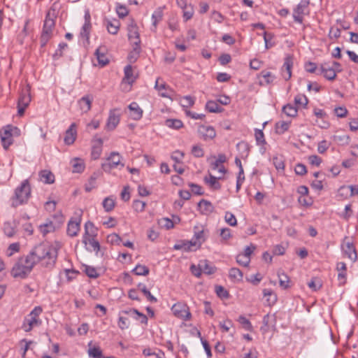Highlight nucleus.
<instances>
[{
  "mask_svg": "<svg viewBox=\"0 0 358 358\" xmlns=\"http://www.w3.org/2000/svg\"><path fill=\"white\" fill-rule=\"evenodd\" d=\"M95 55L96 57V59L98 60L99 64L103 66L108 64L109 60L107 58V57L105 55L104 53L100 52V48H97L95 51Z\"/></svg>",
  "mask_w": 358,
  "mask_h": 358,
  "instance_id": "obj_55",
  "label": "nucleus"
},
{
  "mask_svg": "<svg viewBox=\"0 0 358 358\" xmlns=\"http://www.w3.org/2000/svg\"><path fill=\"white\" fill-rule=\"evenodd\" d=\"M163 8L164 7L157 8L152 15V27H154V31L156 30L157 24L162 21L163 17Z\"/></svg>",
  "mask_w": 358,
  "mask_h": 358,
  "instance_id": "obj_30",
  "label": "nucleus"
},
{
  "mask_svg": "<svg viewBox=\"0 0 358 358\" xmlns=\"http://www.w3.org/2000/svg\"><path fill=\"white\" fill-rule=\"evenodd\" d=\"M41 180L45 184H52L55 181L54 174L48 170H43L39 173Z\"/></svg>",
  "mask_w": 358,
  "mask_h": 358,
  "instance_id": "obj_29",
  "label": "nucleus"
},
{
  "mask_svg": "<svg viewBox=\"0 0 358 358\" xmlns=\"http://www.w3.org/2000/svg\"><path fill=\"white\" fill-rule=\"evenodd\" d=\"M345 255L352 262H355L357 259V254L356 249L353 244L350 242H347L343 247Z\"/></svg>",
  "mask_w": 358,
  "mask_h": 358,
  "instance_id": "obj_21",
  "label": "nucleus"
},
{
  "mask_svg": "<svg viewBox=\"0 0 358 358\" xmlns=\"http://www.w3.org/2000/svg\"><path fill=\"white\" fill-rule=\"evenodd\" d=\"M138 288L144 294V295L147 297L148 300L152 303L157 302V298L155 297L147 289L146 285L143 283H138Z\"/></svg>",
  "mask_w": 358,
  "mask_h": 358,
  "instance_id": "obj_42",
  "label": "nucleus"
},
{
  "mask_svg": "<svg viewBox=\"0 0 358 358\" xmlns=\"http://www.w3.org/2000/svg\"><path fill=\"white\" fill-rule=\"evenodd\" d=\"M308 100L303 94H298L294 97V103L296 106H303L306 107L308 104Z\"/></svg>",
  "mask_w": 358,
  "mask_h": 358,
  "instance_id": "obj_59",
  "label": "nucleus"
},
{
  "mask_svg": "<svg viewBox=\"0 0 358 358\" xmlns=\"http://www.w3.org/2000/svg\"><path fill=\"white\" fill-rule=\"evenodd\" d=\"M55 20L53 17H50V12L49 11L48 12L44 21L42 33L52 37V29L55 27Z\"/></svg>",
  "mask_w": 358,
  "mask_h": 358,
  "instance_id": "obj_19",
  "label": "nucleus"
},
{
  "mask_svg": "<svg viewBox=\"0 0 358 358\" xmlns=\"http://www.w3.org/2000/svg\"><path fill=\"white\" fill-rule=\"evenodd\" d=\"M336 71L330 66L329 63L324 62L320 64L317 75H323L329 80H334L336 77Z\"/></svg>",
  "mask_w": 358,
  "mask_h": 358,
  "instance_id": "obj_11",
  "label": "nucleus"
},
{
  "mask_svg": "<svg viewBox=\"0 0 358 358\" xmlns=\"http://www.w3.org/2000/svg\"><path fill=\"white\" fill-rule=\"evenodd\" d=\"M282 112L288 117H294L297 115V108L290 103L284 106L282 109Z\"/></svg>",
  "mask_w": 358,
  "mask_h": 358,
  "instance_id": "obj_44",
  "label": "nucleus"
},
{
  "mask_svg": "<svg viewBox=\"0 0 358 358\" xmlns=\"http://www.w3.org/2000/svg\"><path fill=\"white\" fill-rule=\"evenodd\" d=\"M73 173H82L85 169L83 161L78 158H75L71 162Z\"/></svg>",
  "mask_w": 358,
  "mask_h": 358,
  "instance_id": "obj_39",
  "label": "nucleus"
},
{
  "mask_svg": "<svg viewBox=\"0 0 358 358\" xmlns=\"http://www.w3.org/2000/svg\"><path fill=\"white\" fill-rule=\"evenodd\" d=\"M123 313L120 312V316L118 318L117 325L122 330L128 329L130 325V322L128 317L123 316Z\"/></svg>",
  "mask_w": 358,
  "mask_h": 358,
  "instance_id": "obj_51",
  "label": "nucleus"
},
{
  "mask_svg": "<svg viewBox=\"0 0 358 358\" xmlns=\"http://www.w3.org/2000/svg\"><path fill=\"white\" fill-rule=\"evenodd\" d=\"M215 292L222 299H227L229 296L228 291L221 285L215 286Z\"/></svg>",
  "mask_w": 358,
  "mask_h": 358,
  "instance_id": "obj_63",
  "label": "nucleus"
},
{
  "mask_svg": "<svg viewBox=\"0 0 358 358\" xmlns=\"http://www.w3.org/2000/svg\"><path fill=\"white\" fill-rule=\"evenodd\" d=\"M97 235V229L95 227L93 222L88 221L85 224V234L83 237V242L86 245L87 250L90 252H96V253L100 250L99 243L95 240L94 237Z\"/></svg>",
  "mask_w": 358,
  "mask_h": 358,
  "instance_id": "obj_4",
  "label": "nucleus"
},
{
  "mask_svg": "<svg viewBox=\"0 0 358 358\" xmlns=\"http://www.w3.org/2000/svg\"><path fill=\"white\" fill-rule=\"evenodd\" d=\"M159 81L160 78H158L156 80L155 88L159 92L160 96H162V97H169V95L166 94L164 92H163V90H166L169 87V86L164 82L160 83Z\"/></svg>",
  "mask_w": 358,
  "mask_h": 358,
  "instance_id": "obj_46",
  "label": "nucleus"
},
{
  "mask_svg": "<svg viewBox=\"0 0 358 358\" xmlns=\"http://www.w3.org/2000/svg\"><path fill=\"white\" fill-rule=\"evenodd\" d=\"M222 177L216 178L211 173H209V177L204 178V182L209 185V187L213 189H220L221 188L220 183L217 181L222 179Z\"/></svg>",
  "mask_w": 358,
  "mask_h": 358,
  "instance_id": "obj_27",
  "label": "nucleus"
},
{
  "mask_svg": "<svg viewBox=\"0 0 358 358\" xmlns=\"http://www.w3.org/2000/svg\"><path fill=\"white\" fill-rule=\"evenodd\" d=\"M92 101V99L89 95L83 96L78 101V105L80 110L84 113L88 112L91 108Z\"/></svg>",
  "mask_w": 358,
  "mask_h": 358,
  "instance_id": "obj_26",
  "label": "nucleus"
},
{
  "mask_svg": "<svg viewBox=\"0 0 358 358\" xmlns=\"http://www.w3.org/2000/svg\"><path fill=\"white\" fill-rule=\"evenodd\" d=\"M225 222L230 226L234 227L237 224V220L235 215L231 212H226L224 215Z\"/></svg>",
  "mask_w": 358,
  "mask_h": 358,
  "instance_id": "obj_61",
  "label": "nucleus"
},
{
  "mask_svg": "<svg viewBox=\"0 0 358 358\" xmlns=\"http://www.w3.org/2000/svg\"><path fill=\"white\" fill-rule=\"evenodd\" d=\"M333 141L339 145H347L350 143V138L348 135H334L332 136Z\"/></svg>",
  "mask_w": 358,
  "mask_h": 358,
  "instance_id": "obj_38",
  "label": "nucleus"
},
{
  "mask_svg": "<svg viewBox=\"0 0 358 358\" xmlns=\"http://www.w3.org/2000/svg\"><path fill=\"white\" fill-rule=\"evenodd\" d=\"M81 219L78 218V220H70L67 225V234L69 236L73 237L78 235L80 230Z\"/></svg>",
  "mask_w": 358,
  "mask_h": 358,
  "instance_id": "obj_23",
  "label": "nucleus"
},
{
  "mask_svg": "<svg viewBox=\"0 0 358 358\" xmlns=\"http://www.w3.org/2000/svg\"><path fill=\"white\" fill-rule=\"evenodd\" d=\"M291 124V122H286V121H280L275 123V132L278 134H282L285 131H287L289 128V125Z\"/></svg>",
  "mask_w": 358,
  "mask_h": 358,
  "instance_id": "obj_41",
  "label": "nucleus"
},
{
  "mask_svg": "<svg viewBox=\"0 0 358 358\" xmlns=\"http://www.w3.org/2000/svg\"><path fill=\"white\" fill-rule=\"evenodd\" d=\"M85 273L90 278H97L99 276L96 269L91 266H85Z\"/></svg>",
  "mask_w": 358,
  "mask_h": 358,
  "instance_id": "obj_60",
  "label": "nucleus"
},
{
  "mask_svg": "<svg viewBox=\"0 0 358 358\" xmlns=\"http://www.w3.org/2000/svg\"><path fill=\"white\" fill-rule=\"evenodd\" d=\"M237 321L243 326V328L247 331H251L252 330V325L250 320L243 315H240Z\"/></svg>",
  "mask_w": 358,
  "mask_h": 358,
  "instance_id": "obj_56",
  "label": "nucleus"
},
{
  "mask_svg": "<svg viewBox=\"0 0 358 358\" xmlns=\"http://www.w3.org/2000/svg\"><path fill=\"white\" fill-rule=\"evenodd\" d=\"M197 132L199 137L205 141L213 140L216 136L215 128L210 125L199 124Z\"/></svg>",
  "mask_w": 358,
  "mask_h": 358,
  "instance_id": "obj_7",
  "label": "nucleus"
},
{
  "mask_svg": "<svg viewBox=\"0 0 358 358\" xmlns=\"http://www.w3.org/2000/svg\"><path fill=\"white\" fill-rule=\"evenodd\" d=\"M115 109L110 110L109 112V116L107 120L106 127L108 130H114L118 125L120 117V115L115 113Z\"/></svg>",
  "mask_w": 358,
  "mask_h": 358,
  "instance_id": "obj_16",
  "label": "nucleus"
},
{
  "mask_svg": "<svg viewBox=\"0 0 358 358\" xmlns=\"http://www.w3.org/2000/svg\"><path fill=\"white\" fill-rule=\"evenodd\" d=\"M199 263L202 268V272H203L205 274L211 275L215 272L216 268L215 266L210 265L208 260H201Z\"/></svg>",
  "mask_w": 358,
  "mask_h": 358,
  "instance_id": "obj_36",
  "label": "nucleus"
},
{
  "mask_svg": "<svg viewBox=\"0 0 358 358\" xmlns=\"http://www.w3.org/2000/svg\"><path fill=\"white\" fill-rule=\"evenodd\" d=\"M55 227L51 220H47L44 224L39 226V231L43 235L55 231Z\"/></svg>",
  "mask_w": 358,
  "mask_h": 358,
  "instance_id": "obj_31",
  "label": "nucleus"
},
{
  "mask_svg": "<svg viewBox=\"0 0 358 358\" xmlns=\"http://www.w3.org/2000/svg\"><path fill=\"white\" fill-rule=\"evenodd\" d=\"M102 205L105 211L110 212L115 207V200L112 196L106 197L103 199Z\"/></svg>",
  "mask_w": 358,
  "mask_h": 358,
  "instance_id": "obj_49",
  "label": "nucleus"
},
{
  "mask_svg": "<svg viewBox=\"0 0 358 358\" xmlns=\"http://www.w3.org/2000/svg\"><path fill=\"white\" fill-rule=\"evenodd\" d=\"M3 232L8 237H13L15 234V229L10 222H6L3 225Z\"/></svg>",
  "mask_w": 358,
  "mask_h": 358,
  "instance_id": "obj_62",
  "label": "nucleus"
},
{
  "mask_svg": "<svg viewBox=\"0 0 358 358\" xmlns=\"http://www.w3.org/2000/svg\"><path fill=\"white\" fill-rule=\"evenodd\" d=\"M87 354L90 358H102L103 353L99 346L92 345V341L88 343Z\"/></svg>",
  "mask_w": 358,
  "mask_h": 358,
  "instance_id": "obj_25",
  "label": "nucleus"
},
{
  "mask_svg": "<svg viewBox=\"0 0 358 358\" xmlns=\"http://www.w3.org/2000/svg\"><path fill=\"white\" fill-rule=\"evenodd\" d=\"M28 255L34 260L35 265L41 262L43 266L52 269L56 264L58 250L49 243H42L36 245Z\"/></svg>",
  "mask_w": 358,
  "mask_h": 358,
  "instance_id": "obj_1",
  "label": "nucleus"
},
{
  "mask_svg": "<svg viewBox=\"0 0 358 358\" xmlns=\"http://www.w3.org/2000/svg\"><path fill=\"white\" fill-rule=\"evenodd\" d=\"M308 287L313 292H317L322 287V281L317 277H313L308 282Z\"/></svg>",
  "mask_w": 358,
  "mask_h": 358,
  "instance_id": "obj_35",
  "label": "nucleus"
},
{
  "mask_svg": "<svg viewBox=\"0 0 358 358\" xmlns=\"http://www.w3.org/2000/svg\"><path fill=\"white\" fill-rule=\"evenodd\" d=\"M171 310L175 316L185 320H188L191 317L189 308L185 303L180 302L176 303L172 306Z\"/></svg>",
  "mask_w": 358,
  "mask_h": 358,
  "instance_id": "obj_6",
  "label": "nucleus"
},
{
  "mask_svg": "<svg viewBox=\"0 0 358 358\" xmlns=\"http://www.w3.org/2000/svg\"><path fill=\"white\" fill-rule=\"evenodd\" d=\"M1 145L5 150H8L10 145L13 144L12 133L10 131L9 126L6 125L0 131Z\"/></svg>",
  "mask_w": 358,
  "mask_h": 358,
  "instance_id": "obj_13",
  "label": "nucleus"
},
{
  "mask_svg": "<svg viewBox=\"0 0 358 358\" xmlns=\"http://www.w3.org/2000/svg\"><path fill=\"white\" fill-rule=\"evenodd\" d=\"M310 4V1L307 0H301L293 10V18L297 23L302 24L303 18V15L305 14V10Z\"/></svg>",
  "mask_w": 358,
  "mask_h": 358,
  "instance_id": "obj_8",
  "label": "nucleus"
},
{
  "mask_svg": "<svg viewBox=\"0 0 358 358\" xmlns=\"http://www.w3.org/2000/svg\"><path fill=\"white\" fill-rule=\"evenodd\" d=\"M31 101V96L29 92L22 91L20 95L17 102V113L22 116L25 110V108L29 106Z\"/></svg>",
  "mask_w": 358,
  "mask_h": 358,
  "instance_id": "obj_10",
  "label": "nucleus"
},
{
  "mask_svg": "<svg viewBox=\"0 0 358 358\" xmlns=\"http://www.w3.org/2000/svg\"><path fill=\"white\" fill-rule=\"evenodd\" d=\"M262 36L265 43V48L266 50H268L275 45V43L273 41V34L271 32L264 31Z\"/></svg>",
  "mask_w": 358,
  "mask_h": 358,
  "instance_id": "obj_34",
  "label": "nucleus"
},
{
  "mask_svg": "<svg viewBox=\"0 0 358 358\" xmlns=\"http://www.w3.org/2000/svg\"><path fill=\"white\" fill-rule=\"evenodd\" d=\"M76 127V124L72 123L69 129L66 131L64 138V141L66 145H70L75 142L77 136Z\"/></svg>",
  "mask_w": 358,
  "mask_h": 358,
  "instance_id": "obj_15",
  "label": "nucleus"
},
{
  "mask_svg": "<svg viewBox=\"0 0 358 358\" xmlns=\"http://www.w3.org/2000/svg\"><path fill=\"white\" fill-rule=\"evenodd\" d=\"M227 162V157L224 154L220 153L217 156V159L213 163H211V168L213 170H217L220 164H223Z\"/></svg>",
  "mask_w": 358,
  "mask_h": 358,
  "instance_id": "obj_58",
  "label": "nucleus"
},
{
  "mask_svg": "<svg viewBox=\"0 0 358 358\" xmlns=\"http://www.w3.org/2000/svg\"><path fill=\"white\" fill-rule=\"evenodd\" d=\"M34 266V260H32L29 255H27L25 257L20 258L14 264L11 270V275L13 278L24 279L31 272Z\"/></svg>",
  "mask_w": 358,
  "mask_h": 358,
  "instance_id": "obj_2",
  "label": "nucleus"
},
{
  "mask_svg": "<svg viewBox=\"0 0 358 358\" xmlns=\"http://www.w3.org/2000/svg\"><path fill=\"white\" fill-rule=\"evenodd\" d=\"M121 313L132 317L136 320H139L141 324H148L147 316L145 314L139 312L137 309L129 308L127 310H123L121 311Z\"/></svg>",
  "mask_w": 358,
  "mask_h": 358,
  "instance_id": "obj_14",
  "label": "nucleus"
},
{
  "mask_svg": "<svg viewBox=\"0 0 358 358\" xmlns=\"http://www.w3.org/2000/svg\"><path fill=\"white\" fill-rule=\"evenodd\" d=\"M255 136L257 145H265L266 143L262 129H255Z\"/></svg>",
  "mask_w": 358,
  "mask_h": 358,
  "instance_id": "obj_57",
  "label": "nucleus"
},
{
  "mask_svg": "<svg viewBox=\"0 0 358 358\" xmlns=\"http://www.w3.org/2000/svg\"><path fill=\"white\" fill-rule=\"evenodd\" d=\"M278 277L279 279V284L280 286L282 289H287L290 287L289 285V276L285 273V272L282 270H280L278 271Z\"/></svg>",
  "mask_w": 358,
  "mask_h": 358,
  "instance_id": "obj_32",
  "label": "nucleus"
},
{
  "mask_svg": "<svg viewBox=\"0 0 358 358\" xmlns=\"http://www.w3.org/2000/svg\"><path fill=\"white\" fill-rule=\"evenodd\" d=\"M103 141L101 138H96L94 141V145L92 149V157L97 159L101 156L102 152Z\"/></svg>",
  "mask_w": 358,
  "mask_h": 358,
  "instance_id": "obj_24",
  "label": "nucleus"
},
{
  "mask_svg": "<svg viewBox=\"0 0 358 358\" xmlns=\"http://www.w3.org/2000/svg\"><path fill=\"white\" fill-rule=\"evenodd\" d=\"M128 108L130 110V117L134 120H139L143 117V111L136 102H131Z\"/></svg>",
  "mask_w": 358,
  "mask_h": 358,
  "instance_id": "obj_20",
  "label": "nucleus"
},
{
  "mask_svg": "<svg viewBox=\"0 0 358 358\" xmlns=\"http://www.w3.org/2000/svg\"><path fill=\"white\" fill-rule=\"evenodd\" d=\"M41 324V321L40 319H36L29 315H27V317L24 318L22 329L26 331H30L34 327L39 326Z\"/></svg>",
  "mask_w": 358,
  "mask_h": 358,
  "instance_id": "obj_17",
  "label": "nucleus"
},
{
  "mask_svg": "<svg viewBox=\"0 0 358 358\" xmlns=\"http://www.w3.org/2000/svg\"><path fill=\"white\" fill-rule=\"evenodd\" d=\"M165 125L171 129H179L183 127V123L178 119H167Z\"/></svg>",
  "mask_w": 358,
  "mask_h": 358,
  "instance_id": "obj_45",
  "label": "nucleus"
},
{
  "mask_svg": "<svg viewBox=\"0 0 358 358\" xmlns=\"http://www.w3.org/2000/svg\"><path fill=\"white\" fill-rule=\"evenodd\" d=\"M206 109L210 113H221L224 110L217 101L211 100L206 102Z\"/></svg>",
  "mask_w": 358,
  "mask_h": 358,
  "instance_id": "obj_37",
  "label": "nucleus"
},
{
  "mask_svg": "<svg viewBox=\"0 0 358 358\" xmlns=\"http://www.w3.org/2000/svg\"><path fill=\"white\" fill-rule=\"evenodd\" d=\"M183 10V18L185 22L190 20L194 15V9L191 5L187 6L185 3V7H180Z\"/></svg>",
  "mask_w": 358,
  "mask_h": 358,
  "instance_id": "obj_53",
  "label": "nucleus"
},
{
  "mask_svg": "<svg viewBox=\"0 0 358 358\" xmlns=\"http://www.w3.org/2000/svg\"><path fill=\"white\" fill-rule=\"evenodd\" d=\"M106 28L108 31L111 34H116L120 28V22L118 20L110 21L106 22Z\"/></svg>",
  "mask_w": 358,
  "mask_h": 358,
  "instance_id": "obj_43",
  "label": "nucleus"
},
{
  "mask_svg": "<svg viewBox=\"0 0 358 358\" xmlns=\"http://www.w3.org/2000/svg\"><path fill=\"white\" fill-rule=\"evenodd\" d=\"M198 207H199V210L201 213V214H203V215H209V214L212 213L215 209V208H214L213 205L211 203V202H210L208 200H205V199H201L198 203Z\"/></svg>",
  "mask_w": 358,
  "mask_h": 358,
  "instance_id": "obj_22",
  "label": "nucleus"
},
{
  "mask_svg": "<svg viewBox=\"0 0 358 358\" xmlns=\"http://www.w3.org/2000/svg\"><path fill=\"white\" fill-rule=\"evenodd\" d=\"M98 178V175L94 173L88 180V182L85 185V189L87 192H91L94 188L96 187V181Z\"/></svg>",
  "mask_w": 358,
  "mask_h": 358,
  "instance_id": "obj_48",
  "label": "nucleus"
},
{
  "mask_svg": "<svg viewBox=\"0 0 358 358\" xmlns=\"http://www.w3.org/2000/svg\"><path fill=\"white\" fill-rule=\"evenodd\" d=\"M116 11L117 14L120 18H123L127 16L129 13V11L125 6L117 3L116 6Z\"/></svg>",
  "mask_w": 358,
  "mask_h": 358,
  "instance_id": "obj_64",
  "label": "nucleus"
},
{
  "mask_svg": "<svg viewBox=\"0 0 358 358\" xmlns=\"http://www.w3.org/2000/svg\"><path fill=\"white\" fill-rule=\"evenodd\" d=\"M92 28V24H85L83 25L80 36L81 38H85L89 43L90 34Z\"/></svg>",
  "mask_w": 358,
  "mask_h": 358,
  "instance_id": "obj_54",
  "label": "nucleus"
},
{
  "mask_svg": "<svg viewBox=\"0 0 358 358\" xmlns=\"http://www.w3.org/2000/svg\"><path fill=\"white\" fill-rule=\"evenodd\" d=\"M132 272L136 275H147L149 274L150 269L146 266L138 264Z\"/></svg>",
  "mask_w": 358,
  "mask_h": 358,
  "instance_id": "obj_52",
  "label": "nucleus"
},
{
  "mask_svg": "<svg viewBox=\"0 0 358 358\" xmlns=\"http://www.w3.org/2000/svg\"><path fill=\"white\" fill-rule=\"evenodd\" d=\"M30 196V185L28 180H24L22 182L21 185L15 189L14 195L10 199L11 207L16 208L27 203Z\"/></svg>",
  "mask_w": 358,
  "mask_h": 358,
  "instance_id": "obj_3",
  "label": "nucleus"
},
{
  "mask_svg": "<svg viewBox=\"0 0 358 358\" xmlns=\"http://www.w3.org/2000/svg\"><path fill=\"white\" fill-rule=\"evenodd\" d=\"M141 51V45H132V50L129 52L127 58L130 63H134L137 60Z\"/></svg>",
  "mask_w": 358,
  "mask_h": 358,
  "instance_id": "obj_40",
  "label": "nucleus"
},
{
  "mask_svg": "<svg viewBox=\"0 0 358 358\" xmlns=\"http://www.w3.org/2000/svg\"><path fill=\"white\" fill-rule=\"evenodd\" d=\"M124 80L129 84H132L136 80V76L133 73V68L131 65L129 64L124 67Z\"/></svg>",
  "mask_w": 358,
  "mask_h": 358,
  "instance_id": "obj_33",
  "label": "nucleus"
},
{
  "mask_svg": "<svg viewBox=\"0 0 358 358\" xmlns=\"http://www.w3.org/2000/svg\"><path fill=\"white\" fill-rule=\"evenodd\" d=\"M293 66V57L287 55L284 59V64L281 69L282 76L285 80H288L292 77V69Z\"/></svg>",
  "mask_w": 358,
  "mask_h": 358,
  "instance_id": "obj_12",
  "label": "nucleus"
},
{
  "mask_svg": "<svg viewBox=\"0 0 358 358\" xmlns=\"http://www.w3.org/2000/svg\"><path fill=\"white\" fill-rule=\"evenodd\" d=\"M263 294L264 296H268L267 301L268 303V305H273L277 301V296L273 292L271 289H264L263 290Z\"/></svg>",
  "mask_w": 358,
  "mask_h": 358,
  "instance_id": "obj_50",
  "label": "nucleus"
},
{
  "mask_svg": "<svg viewBox=\"0 0 358 358\" xmlns=\"http://www.w3.org/2000/svg\"><path fill=\"white\" fill-rule=\"evenodd\" d=\"M128 38L131 45H141L140 35L138 31V27L131 20V24L128 25Z\"/></svg>",
  "mask_w": 358,
  "mask_h": 358,
  "instance_id": "obj_9",
  "label": "nucleus"
},
{
  "mask_svg": "<svg viewBox=\"0 0 358 358\" xmlns=\"http://www.w3.org/2000/svg\"><path fill=\"white\" fill-rule=\"evenodd\" d=\"M122 157L118 152H113L107 158V162L102 164V169L105 172H110L111 169L117 168L119 165L122 167L124 164L121 163Z\"/></svg>",
  "mask_w": 358,
  "mask_h": 358,
  "instance_id": "obj_5",
  "label": "nucleus"
},
{
  "mask_svg": "<svg viewBox=\"0 0 358 358\" xmlns=\"http://www.w3.org/2000/svg\"><path fill=\"white\" fill-rule=\"evenodd\" d=\"M259 77H262L264 79L263 80L259 81L260 85L271 84L275 79V76L268 71H262Z\"/></svg>",
  "mask_w": 358,
  "mask_h": 358,
  "instance_id": "obj_28",
  "label": "nucleus"
},
{
  "mask_svg": "<svg viewBox=\"0 0 358 358\" xmlns=\"http://www.w3.org/2000/svg\"><path fill=\"white\" fill-rule=\"evenodd\" d=\"M338 271V280L340 286L344 285L347 279V267L344 262H338L336 264Z\"/></svg>",
  "mask_w": 358,
  "mask_h": 358,
  "instance_id": "obj_18",
  "label": "nucleus"
},
{
  "mask_svg": "<svg viewBox=\"0 0 358 358\" xmlns=\"http://www.w3.org/2000/svg\"><path fill=\"white\" fill-rule=\"evenodd\" d=\"M229 278L235 281H241L243 279V273L238 268H231L229 273Z\"/></svg>",
  "mask_w": 358,
  "mask_h": 358,
  "instance_id": "obj_47",
  "label": "nucleus"
}]
</instances>
